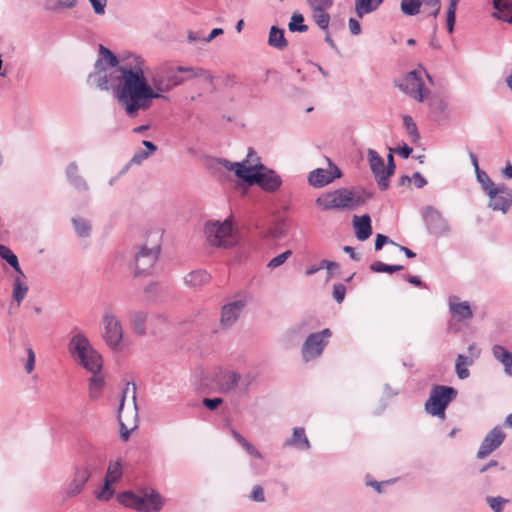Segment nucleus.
<instances>
[{"label":"nucleus","instance_id":"nucleus-1","mask_svg":"<svg viewBox=\"0 0 512 512\" xmlns=\"http://www.w3.org/2000/svg\"><path fill=\"white\" fill-rule=\"evenodd\" d=\"M145 67L136 74L129 75V87L133 95L140 100V110L146 111L152 106L154 99H167L165 93L194 78L204 77L212 81V75L205 69L192 66H178L165 62L157 66L148 81Z\"/></svg>","mask_w":512,"mask_h":512},{"label":"nucleus","instance_id":"nucleus-2","mask_svg":"<svg viewBox=\"0 0 512 512\" xmlns=\"http://www.w3.org/2000/svg\"><path fill=\"white\" fill-rule=\"evenodd\" d=\"M141 67H145V60L136 54H130L123 58L121 64L116 67H107L115 97L129 117L137 116L141 104L129 87V75L138 73L141 71Z\"/></svg>","mask_w":512,"mask_h":512},{"label":"nucleus","instance_id":"nucleus-3","mask_svg":"<svg viewBox=\"0 0 512 512\" xmlns=\"http://www.w3.org/2000/svg\"><path fill=\"white\" fill-rule=\"evenodd\" d=\"M68 351L79 365L93 374L89 381V396L92 400H96L105 384L104 378L98 375L102 369L101 355L81 332L76 333L70 339Z\"/></svg>","mask_w":512,"mask_h":512},{"label":"nucleus","instance_id":"nucleus-4","mask_svg":"<svg viewBox=\"0 0 512 512\" xmlns=\"http://www.w3.org/2000/svg\"><path fill=\"white\" fill-rule=\"evenodd\" d=\"M218 163L224 168L233 171L237 178L248 185H258L265 192H276L282 185L280 175L259 161L257 164L249 167L245 166V162H231L224 158L218 159Z\"/></svg>","mask_w":512,"mask_h":512},{"label":"nucleus","instance_id":"nucleus-5","mask_svg":"<svg viewBox=\"0 0 512 512\" xmlns=\"http://www.w3.org/2000/svg\"><path fill=\"white\" fill-rule=\"evenodd\" d=\"M252 382L250 375L241 376L239 373L216 367L211 371H202L199 376V381L195 383L197 390L201 393H207L215 390L219 393H229L234 391L237 387L245 393Z\"/></svg>","mask_w":512,"mask_h":512},{"label":"nucleus","instance_id":"nucleus-6","mask_svg":"<svg viewBox=\"0 0 512 512\" xmlns=\"http://www.w3.org/2000/svg\"><path fill=\"white\" fill-rule=\"evenodd\" d=\"M370 197L371 194L364 190L360 193H355L348 188H339L334 191L322 193L316 198L315 204L322 211L333 209L354 210L363 205Z\"/></svg>","mask_w":512,"mask_h":512},{"label":"nucleus","instance_id":"nucleus-7","mask_svg":"<svg viewBox=\"0 0 512 512\" xmlns=\"http://www.w3.org/2000/svg\"><path fill=\"white\" fill-rule=\"evenodd\" d=\"M101 458L94 455H86L81 463L74 467V474L71 482L64 489L65 498H72L79 495L89 478L100 471Z\"/></svg>","mask_w":512,"mask_h":512},{"label":"nucleus","instance_id":"nucleus-8","mask_svg":"<svg viewBox=\"0 0 512 512\" xmlns=\"http://www.w3.org/2000/svg\"><path fill=\"white\" fill-rule=\"evenodd\" d=\"M118 500L122 505L140 512H158L164 505L162 496L155 490L142 496L125 491L118 495Z\"/></svg>","mask_w":512,"mask_h":512},{"label":"nucleus","instance_id":"nucleus-9","mask_svg":"<svg viewBox=\"0 0 512 512\" xmlns=\"http://www.w3.org/2000/svg\"><path fill=\"white\" fill-rule=\"evenodd\" d=\"M458 391L451 386L434 385L430 396L425 403V410L432 416L441 419L445 418V410L448 405L457 397Z\"/></svg>","mask_w":512,"mask_h":512},{"label":"nucleus","instance_id":"nucleus-10","mask_svg":"<svg viewBox=\"0 0 512 512\" xmlns=\"http://www.w3.org/2000/svg\"><path fill=\"white\" fill-rule=\"evenodd\" d=\"M207 242L214 247L229 248L235 243L232 222L229 219L224 221H208L204 227Z\"/></svg>","mask_w":512,"mask_h":512},{"label":"nucleus","instance_id":"nucleus-11","mask_svg":"<svg viewBox=\"0 0 512 512\" xmlns=\"http://www.w3.org/2000/svg\"><path fill=\"white\" fill-rule=\"evenodd\" d=\"M332 332L329 328H325L320 332L308 335L301 347V355L304 362L319 358L325 347L328 345Z\"/></svg>","mask_w":512,"mask_h":512},{"label":"nucleus","instance_id":"nucleus-12","mask_svg":"<svg viewBox=\"0 0 512 512\" xmlns=\"http://www.w3.org/2000/svg\"><path fill=\"white\" fill-rule=\"evenodd\" d=\"M160 254V245L155 244L148 247L143 244L134 253V274L135 276L148 274L154 267Z\"/></svg>","mask_w":512,"mask_h":512},{"label":"nucleus","instance_id":"nucleus-13","mask_svg":"<svg viewBox=\"0 0 512 512\" xmlns=\"http://www.w3.org/2000/svg\"><path fill=\"white\" fill-rule=\"evenodd\" d=\"M398 87L418 102H423L429 93V90L424 86L421 73L417 70L408 72Z\"/></svg>","mask_w":512,"mask_h":512},{"label":"nucleus","instance_id":"nucleus-14","mask_svg":"<svg viewBox=\"0 0 512 512\" xmlns=\"http://www.w3.org/2000/svg\"><path fill=\"white\" fill-rule=\"evenodd\" d=\"M423 219L427 230L436 237H442L450 232V226L442 213L432 206H428L423 211Z\"/></svg>","mask_w":512,"mask_h":512},{"label":"nucleus","instance_id":"nucleus-15","mask_svg":"<svg viewBox=\"0 0 512 512\" xmlns=\"http://www.w3.org/2000/svg\"><path fill=\"white\" fill-rule=\"evenodd\" d=\"M104 339L107 345L113 349H120L123 338V330L118 318L111 312H106L103 316Z\"/></svg>","mask_w":512,"mask_h":512},{"label":"nucleus","instance_id":"nucleus-16","mask_svg":"<svg viewBox=\"0 0 512 512\" xmlns=\"http://www.w3.org/2000/svg\"><path fill=\"white\" fill-rule=\"evenodd\" d=\"M247 305L245 297L233 300L221 308L220 325L227 329L232 327L239 319L241 313Z\"/></svg>","mask_w":512,"mask_h":512},{"label":"nucleus","instance_id":"nucleus-17","mask_svg":"<svg viewBox=\"0 0 512 512\" xmlns=\"http://www.w3.org/2000/svg\"><path fill=\"white\" fill-rule=\"evenodd\" d=\"M505 440V433L500 426L494 427L483 439L477 452L478 459H484L499 448Z\"/></svg>","mask_w":512,"mask_h":512},{"label":"nucleus","instance_id":"nucleus-18","mask_svg":"<svg viewBox=\"0 0 512 512\" xmlns=\"http://www.w3.org/2000/svg\"><path fill=\"white\" fill-rule=\"evenodd\" d=\"M341 177L340 169L330 163V169L317 168L308 175V183L315 188H322L334 179Z\"/></svg>","mask_w":512,"mask_h":512},{"label":"nucleus","instance_id":"nucleus-19","mask_svg":"<svg viewBox=\"0 0 512 512\" xmlns=\"http://www.w3.org/2000/svg\"><path fill=\"white\" fill-rule=\"evenodd\" d=\"M496 195L489 198L488 207L494 211L506 213L512 206V190L505 184L498 185Z\"/></svg>","mask_w":512,"mask_h":512},{"label":"nucleus","instance_id":"nucleus-20","mask_svg":"<svg viewBox=\"0 0 512 512\" xmlns=\"http://www.w3.org/2000/svg\"><path fill=\"white\" fill-rule=\"evenodd\" d=\"M88 82L94 84L100 90L113 89L108 68L104 66L101 59L95 62L94 71L89 74Z\"/></svg>","mask_w":512,"mask_h":512},{"label":"nucleus","instance_id":"nucleus-21","mask_svg":"<svg viewBox=\"0 0 512 512\" xmlns=\"http://www.w3.org/2000/svg\"><path fill=\"white\" fill-rule=\"evenodd\" d=\"M355 236L359 241H365L372 235L371 218L368 214L353 217Z\"/></svg>","mask_w":512,"mask_h":512},{"label":"nucleus","instance_id":"nucleus-22","mask_svg":"<svg viewBox=\"0 0 512 512\" xmlns=\"http://www.w3.org/2000/svg\"><path fill=\"white\" fill-rule=\"evenodd\" d=\"M283 445L284 447H295L302 451H307L311 447L305 429L302 427L294 428L291 438L286 439Z\"/></svg>","mask_w":512,"mask_h":512},{"label":"nucleus","instance_id":"nucleus-23","mask_svg":"<svg viewBox=\"0 0 512 512\" xmlns=\"http://www.w3.org/2000/svg\"><path fill=\"white\" fill-rule=\"evenodd\" d=\"M66 177L69 183L80 192H88L89 186L85 179L78 174V165L71 162L66 168Z\"/></svg>","mask_w":512,"mask_h":512},{"label":"nucleus","instance_id":"nucleus-24","mask_svg":"<svg viewBox=\"0 0 512 512\" xmlns=\"http://www.w3.org/2000/svg\"><path fill=\"white\" fill-rule=\"evenodd\" d=\"M492 354L503 365L504 372L512 376V352L497 344L492 347Z\"/></svg>","mask_w":512,"mask_h":512},{"label":"nucleus","instance_id":"nucleus-25","mask_svg":"<svg viewBox=\"0 0 512 512\" xmlns=\"http://www.w3.org/2000/svg\"><path fill=\"white\" fill-rule=\"evenodd\" d=\"M457 297L453 296L450 298L449 308L450 312L456 317L459 321L470 320L473 317V312L471 307L467 301L454 303L453 300H456Z\"/></svg>","mask_w":512,"mask_h":512},{"label":"nucleus","instance_id":"nucleus-26","mask_svg":"<svg viewBox=\"0 0 512 512\" xmlns=\"http://www.w3.org/2000/svg\"><path fill=\"white\" fill-rule=\"evenodd\" d=\"M284 34V29H281L277 26H272L269 31L268 45L279 51L285 50L288 46V41L286 40Z\"/></svg>","mask_w":512,"mask_h":512},{"label":"nucleus","instance_id":"nucleus-27","mask_svg":"<svg viewBox=\"0 0 512 512\" xmlns=\"http://www.w3.org/2000/svg\"><path fill=\"white\" fill-rule=\"evenodd\" d=\"M368 160L371 171L379 184L380 177L386 173L384 159L374 149H369Z\"/></svg>","mask_w":512,"mask_h":512},{"label":"nucleus","instance_id":"nucleus-28","mask_svg":"<svg viewBox=\"0 0 512 512\" xmlns=\"http://www.w3.org/2000/svg\"><path fill=\"white\" fill-rule=\"evenodd\" d=\"M383 0H355V13L359 18L376 11Z\"/></svg>","mask_w":512,"mask_h":512},{"label":"nucleus","instance_id":"nucleus-29","mask_svg":"<svg viewBox=\"0 0 512 512\" xmlns=\"http://www.w3.org/2000/svg\"><path fill=\"white\" fill-rule=\"evenodd\" d=\"M210 280V275L207 271L199 269L191 271L184 277V282L189 287H199L207 284Z\"/></svg>","mask_w":512,"mask_h":512},{"label":"nucleus","instance_id":"nucleus-30","mask_svg":"<svg viewBox=\"0 0 512 512\" xmlns=\"http://www.w3.org/2000/svg\"><path fill=\"white\" fill-rule=\"evenodd\" d=\"M130 322L133 331L137 335H144L146 333V320L147 314L144 311H132L129 313Z\"/></svg>","mask_w":512,"mask_h":512},{"label":"nucleus","instance_id":"nucleus-31","mask_svg":"<svg viewBox=\"0 0 512 512\" xmlns=\"http://www.w3.org/2000/svg\"><path fill=\"white\" fill-rule=\"evenodd\" d=\"M0 258L5 260L17 274L22 277H25L24 272L22 271L18 257L13 253V251L6 245L0 244Z\"/></svg>","mask_w":512,"mask_h":512},{"label":"nucleus","instance_id":"nucleus-32","mask_svg":"<svg viewBox=\"0 0 512 512\" xmlns=\"http://www.w3.org/2000/svg\"><path fill=\"white\" fill-rule=\"evenodd\" d=\"M473 363L472 357L458 354L455 363V372L459 379L464 380L470 376L468 366H471Z\"/></svg>","mask_w":512,"mask_h":512},{"label":"nucleus","instance_id":"nucleus-33","mask_svg":"<svg viewBox=\"0 0 512 512\" xmlns=\"http://www.w3.org/2000/svg\"><path fill=\"white\" fill-rule=\"evenodd\" d=\"M24 278L25 277L17 274L13 281L12 298L17 302L18 305H20V303L23 301L29 289L28 285L23 281Z\"/></svg>","mask_w":512,"mask_h":512},{"label":"nucleus","instance_id":"nucleus-34","mask_svg":"<svg viewBox=\"0 0 512 512\" xmlns=\"http://www.w3.org/2000/svg\"><path fill=\"white\" fill-rule=\"evenodd\" d=\"M476 173L477 181L481 184L483 191L488 195L489 198H493L496 195L497 186L488 176V174L482 170H478Z\"/></svg>","mask_w":512,"mask_h":512},{"label":"nucleus","instance_id":"nucleus-35","mask_svg":"<svg viewBox=\"0 0 512 512\" xmlns=\"http://www.w3.org/2000/svg\"><path fill=\"white\" fill-rule=\"evenodd\" d=\"M422 0H401L400 9L406 16H415L420 12Z\"/></svg>","mask_w":512,"mask_h":512},{"label":"nucleus","instance_id":"nucleus-36","mask_svg":"<svg viewBox=\"0 0 512 512\" xmlns=\"http://www.w3.org/2000/svg\"><path fill=\"white\" fill-rule=\"evenodd\" d=\"M395 163L394 158L391 153L388 154L387 157V166H386V173L385 175H382L379 179V188L384 191L387 190L389 187V177L394 174L395 171Z\"/></svg>","mask_w":512,"mask_h":512},{"label":"nucleus","instance_id":"nucleus-37","mask_svg":"<svg viewBox=\"0 0 512 512\" xmlns=\"http://www.w3.org/2000/svg\"><path fill=\"white\" fill-rule=\"evenodd\" d=\"M76 4L77 0L46 1L44 9L50 12H56L59 9H72Z\"/></svg>","mask_w":512,"mask_h":512},{"label":"nucleus","instance_id":"nucleus-38","mask_svg":"<svg viewBox=\"0 0 512 512\" xmlns=\"http://www.w3.org/2000/svg\"><path fill=\"white\" fill-rule=\"evenodd\" d=\"M403 125L412 143H416L420 139L419 131L413 118L409 115L403 117Z\"/></svg>","mask_w":512,"mask_h":512},{"label":"nucleus","instance_id":"nucleus-39","mask_svg":"<svg viewBox=\"0 0 512 512\" xmlns=\"http://www.w3.org/2000/svg\"><path fill=\"white\" fill-rule=\"evenodd\" d=\"M99 54V59L102 60V63L105 61L108 67H116L121 64L118 57L111 50L101 44L99 45Z\"/></svg>","mask_w":512,"mask_h":512},{"label":"nucleus","instance_id":"nucleus-40","mask_svg":"<svg viewBox=\"0 0 512 512\" xmlns=\"http://www.w3.org/2000/svg\"><path fill=\"white\" fill-rule=\"evenodd\" d=\"M288 28L291 32L300 33L306 32L308 30V26L304 24V16L300 13H293L288 24Z\"/></svg>","mask_w":512,"mask_h":512},{"label":"nucleus","instance_id":"nucleus-41","mask_svg":"<svg viewBox=\"0 0 512 512\" xmlns=\"http://www.w3.org/2000/svg\"><path fill=\"white\" fill-rule=\"evenodd\" d=\"M72 224H73L76 234L79 237L89 236L90 231H91V225L86 219H83L80 217L73 218Z\"/></svg>","mask_w":512,"mask_h":512},{"label":"nucleus","instance_id":"nucleus-42","mask_svg":"<svg viewBox=\"0 0 512 512\" xmlns=\"http://www.w3.org/2000/svg\"><path fill=\"white\" fill-rule=\"evenodd\" d=\"M370 269L377 273H394L404 269L402 265H389L381 261H375L371 264Z\"/></svg>","mask_w":512,"mask_h":512},{"label":"nucleus","instance_id":"nucleus-43","mask_svg":"<svg viewBox=\"0 0 512 512\" xmlns=\"http://www.w3.org/2000/svg\"><path fill=\"white\" fill-rule=\"evenodd\" d=\"M122 477V464L120 461L110 462L105 476L106 480L117 482Z\"/></svg>","mask_w":512,"mask_h":512},{"label":"nucleus","instance_id":"nucleus-44","mask_svg":"<svg viewBox=\"0 0 512 512\" xmlns=\"http://www.w3.org/2000/svg\"><path fill=\"white\" fill-rule=\"evenodd\" d=\"M422 6L424 7V12L427 11L428 16H432L436 18L441 10V1L440 0H422Z\"/></svg>","mask_w":512,"mask_h":512},{"label":"nucleus","instance_id":"nucleus-45","mask_svg":"<svg viewBox=\"0 0 512 512\" xmlns=\"http://www.w3.org/2000/svg\"><path fill=\"white\" fill-rule=\"evenodd\" d=\"M113 483L114 482L104 479L103 487L101 488L100 491L96 492V498L100 501L110 500L115 492L114 489L111 487Z\"/></svg>","mask_w":512,"mask_h":512},{"label":"nucleus","instance_id":"nucleus-46","mask_svg":"<svg viewBox=\"0 0 512 512\" xmlns=\"http://www.w3.org/2000/svg\"><path fill=\"white\" fill-rule=\"evenodd\" d=\"M486 502L494 512H502L509 500L501 496H488Z\"/></svg>","mask_w":512,"mask_h":512},{"label":"nucleus","instance_id":"nucleus-47","mask_svg":"<svg viewBox=\"0 0 512 512\" xmlns=\"http://www.w3.org/2000/svg\"><path fill=\"white\" fill-rule=\"evenodd\" d=\"M316 25L322 30H328L330 15L326 11H318L313 14Z\"/></svg>","mask_w":512,"mask_h":512},{"label":"nucleus","instance_id":"nucleus-48","mask_svg":"<svg viewBox=\"0 0 512 512\" xmlns=\"http://www.w3.org/2000/svg\"><path fill=\"white\" fill-rule=\"evenodd\" d=\"M291 255H292V251L286 250L283 253L272 258L268 262L267 267L270 269H275V268L281 266L282 264H284Z\"/></svg>","mask_w":512,"mask_h":512},{"label":"nucleus","instance_id":"nucleus-49","mask_svg":"<svg viewBox=\"0 0 512 512\" xmlns=\"http://www.w3.org/2000/svg\"><path fill=\"white\" fill-rule=\"evenodd\" d=\"M313 12L326 11L333 5V0H307Z\"/></svg>","mask_w":512,"mask_h":512},{"label":"nucleus","instance_id":"nucleus-50","mask_svg":"<svg viewBox=\"0 0 512 512\" xmlns=\"http://www.w3.org/2000/svg\"><path fill=\"white\" fill-rule=\"evenodd\" d=\"M249 499L254 502L262 503L265 501L264 489L261 485H254L249 495Z\"/></svg>","mask_w":512,"mask_h":512},{"label":"nucleus","instance_id":"nucleus-51","mask_svg":"<svg viewBox=\"0 0 512 512\" xmlns=\"http://www.w3.org/2000/svg\"><path fill=\"white\" fill-rule=\"evenodd\" d=\"M492 4L495 12L503 13L512 9V0H492Z\"/></svg>","mask_w":512,"mask_h":512},{"label":"nucleus","instance_id":"nucleus-52","mask_svg":"<svg viewBox=\"0 0 512 512\" xmlns=\"http://www.w3.org/2000/svg\"><path fill=\"white\" fill-rule=\"evenodd\" d=\"M124 401H125V395H123L121 404L118 409V419H119V423H120V436L123 441H127L129 439L130 431L128 430L126 425L122 422L121 416H120V413H121L123 405H124Z\"/></svg>","mask_w":512,"mask_h":512},{"label":"nucleus","instance_id":"nucleus-53","mask_svg":"<svg viewBox=\"0 0 512 512\" xmlns=\"http://www.w3.org/2000/svg\"><path fill=\"white\" fill-rule=\"evenodd\" d=\"M287 225L285 220H280L276 223L275 227L271 230V235L274 238H281L286 235Z\"/></svg>","mask_w":512,"mask_h":512},{"label":"nucleus","instance_id":"nucleus-54","mask_svg":"<svg viewBox=\"0 0 512 512\" xmlns=\"http://www.w3.org/2000/svg\"><path fill=\"white\" fill-rule=\"evenodd\" d=\"M346 295V287L341 283L333 285V298L337 303H341Z\"/></svg>","mask_w":512,"mask_h":512},{"label":"nucleus","instance_id":"nucleus-55","mask_svg":"<svg viewBox=\"0 0 512 512\" xmlns=\"http://www.w3.org/2000/svg\"><path fill=\"white\" fill-rule=\"evenodd\" d=\"M97 15H104L107 6V0H88Z\"/></svg>","mask_w":512,"mask_h":512},{"label":"nucleus","instance_id":"nucleus-56","mask_svg":"<svg viewBox=\"0 0 512 512\" xmlns=\"http://www.w3.org/2000/svg\"><path fill=\"white\" fill-rule=\"evenodd\" d=\"M385 244L396 245V243L392 241L388 236L380 233L377 234L375 239V250H381Z\"/></svg>","mask_w":512,"mask_h":512},{"label":"nucleus","instance_id":"nucleus-57","mask_svg":"<svg viewBox=\"0 0 512 512\" xmlns=\"http://www.w3.org/2000/svg\"><path fill=\"white\" fill-rule=\"evenodd\" d=\"M27 351V362L25 364V371L30 374L35 366V353L31 347L26 349Z\"/></svg>","mask_w":512,"mask_h":512},{"label":"nucleus","instance_id":"nucleus-58","mask_svg":"<svg viewBox=\"0 0 512 512\" xmlns=\"http://www.w3.org/2000/svg\"><path fill=\"white\" fill-rule=\"evenodd\" d=\"M222 403H223V399L219 398V397L203 399V405L209 410H215Z\"/></svg>","mask_w":512,"mask_h":512},{"label":"nucleus","instance_id":"nucleus-59","mask_svg":"<svg viewBox=\"0 0 512 512\" xmlns=\"http://www.w3.org/2000/svg\"><path fill=\"white\" fill-rule=\"evenodd\" d=\"M148 157L149 153H147L146 151H138L133 155L129 164H141Z\"/></svg>","mask_w":512,"mask_h":512},{"label":"nucleus","instance_id":"nucleus-60","mask_svg":"<svg viewBox=\"0 0 512 512\" xmlns=\"http://www.w3.org/2000/svg\"><path fill=\"white\" fill-rule=\"evenodd\" d=\"M349 29L352 35H359L361 33V25L355 18H350L348 21Z\"/></svg>","mask_w":512,"mask_h":512},{"label":"nucleus","instance_id":"nucleus-61","mask_svg":"<svg viewBox=\"0 0 512 512\" xmlns=\"http://www.w3.org/2000/svg\"><path fill=\"white\" fill-rule=\"evenodd\" d=\"M411 178H412L414 185L417 188H423L427 184L426 179L423 177V175L420 172L413 173Z\"/></svg>","mask_w":512,"mask_h":512},{"label":"nucleus","instance_id":"nucleus-62","mask_svg":"<svg viewBox=\"0 0 512 512\" xmlns=\"http://www.w3.org/2000/svg\"><path fill=\"white\" fill-rule=\"evenodd\" d=\"M492 17L512 24V12L510 13V11H505L503 13L493 12Z\"/></svg>","mask_w":512,"mask_h":512},{"label":"nucleus","instance_id":"nucleus-63","mask_svg":"<svg viewBox=\"0 0 512 512\" xmlns=\"http://www.w3.org/2000/svg\"><path fill=\"white\" fill-rule=\"evenodd\" d=\"M244 449L246 450V452H247L249 455H251V456H253V457H255V458L262 459V457H263V456H262V454H261V452H260L256 447H254L250 442H248V443L246 444V446L244 447Z\"/></svg>","mask_w":512,"mask_h":512},{"label":"nucleus","instance_id":"nucleus-64","mask_svg":"<svg viewBox=\"0 0 512 512\" xmlns=\"http://www.w3.org/2000/svg\"><path fill=\"white\" fill-rule=\"evenodd\" d=\"M467 350H468V353H469L468 357H472L473 361L475 359H477L480 356V354H481V350L477 347V345L475 343L470 344L468 346Z\"/></svg>","mask_w":512,"mask_h":512}]
</instances>
